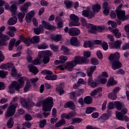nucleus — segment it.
I'll list each match as a JSON object with an SVG mask.
<instances>
[{
    "mask_svg": "<svg viewBox=\"0 0 129 129\" xmlns=\"http://www.w3.org/2000/svg\"><path fill=\"white\" fill-rule=\"evenodd\" d=\"M28 80H29L27 77H21L18 80L19 84L16 81L12 82L11 84L9 87V93L13 94L15 93V90H17V91H19L20 88H23L25 85V81L26 82V84L25 86L24 91V92L29 91L30 90V88H31V85L28 83Z\"/></svg>",
    "mask_w": 129,
    "mask_h": 129,
    "instance_id": "1",
    "label": "nucleus"
},
{
    "mask_svg": "<svg viewBox=\"0 0 129 129\" xmlns=\"http://www.w3.org/2000/svg\"><path fill=\"white\" fill-rule=\"evenodd\" d=\"M81 21L84 25V26H86L87 29H89V31L90 33H92L93 34H94V33H96V32H102V31H104V29H105V26H98L96 27L94 26V25L90 24H87L86 22V20L84 18H81Z\"/></svg>",
    "mask_w": 129,
    "mask_h": 129,
    "instance_id": "2",
    "label": "nucleus"
},
{
    "mask_svg": "<svg viewBox=\"0 0 129 129\" xmlns=\"http://www.w3.org/2000/svg\"><path fill=\"white\" fill-rule=\"evenodd\" d=\"M18 100V97H15L13 98L12 101V102L10 103V106L8 107V110L5 113V117L8 118V117H10V116H12L15 114L16 112V108L18 107V103H16L15 104H13L14 102H16Z\"/></svg>",
    "mask_w": 129,
    "mask_h": 129,
    "instance_id": "3",
    "label": "nucleus"
},
{
    "mask_svg": "<svg viewBox=\"0 0 129 129\" xmlns=\"http://www.w3.org/2000/svg\"><path fill=\"white\" fill-rule=\"evenodd\" d=\"M42 25H40L38 28H34V32L36 35H40L41 33H43L44 28L46 30H52L53 27L49 23L45 21H41Z\"/></svg>",
    "mask_w": 129,
    "mask_h": 129,
    "instance_id": "4",
    "label": "nucleus"
},
{
    "mask_svg": "<svg viewBox=\"0 0 129 129\" xmlns=\"http://www.w3.org/2000/svg\"><path fill=\"white\" fill-rule=\"evenodd\" d=\"M53 98L48 97L43 100L42 104L43 111H51L53 107Z\"/></svg>",
    "mask_w": 129,
    "mask_h": 129,
    "instance_id": "5",
    "label": "nucleus"
},
{
    "mask_svg": "<svg viewBox=\"0 0 129 129\" xmlns=\"http://www.w3.org/2000/svg\"><path fill=\"white\" fill-rule=\"evenodd\" d=\"M70 22L69 26L72 27V26H80V23H79V18L75 14H71L70 16Z\"/></svg>",
    "mask_w": 129,
    "mask_h": 129,
    "instance_id": "6",
    "label": "nucleus"
},
{
    "mask_svg": "<svg viewBox=\"0 0 129 129\" xmlns=\"http://www.w3.org/2000/svg\"><path fill=\"white\" fill-rule=\"evenodd\" d=\"M122 7V5L120 4L119 7H117L116 12L118 19L121 20V21H124L126 19L125 18V12L120 10V8Z\"/></svg>",
    "mask_w": 129,
    "mask_h": 129,
    "instance_id": "7",
    "label": "nucleus"
},
{
    "mask_svg": "<svg viewBox=\"0 0 129 129\" xmlns=\"http://www.w3.org/2000/svg\"><path fill=\"white\" fill-rule=\"evenodd\" d=\"M74 61H75L76 62V65H77V64L82 65L88 64L89 59L83 56H76L75 57V60H74Z\"/></svg>",
    "mask_w": 129,
    "mask_h": 129,
    "instance_id": "8",
    "label": "nucleus"
},
{
    "mask_svg": "<svg viewBox=\"0 0 129 129\" xmlns=\"http://www.w3.org/2000/svg\"><path fill=\"white\" fill-rule=\"evenodd\" d=\"M116 113V117L118 119V120H122V121H124L126 122H128L129 121V117L126 115H123L121 114L120 112H118L116 111L115 112Z\"/></svg>",
    "mask_w": 129,
    "mask_h": 129,
    "instance_id": "9",
    "label": "nucleus"
},
{
    "mask_svg": "<svg viewBox=\"0 0 129 129\" xmlns=\"http://www.w3.org/2000/svg\"><path fill=\"white\" fill-rule=\"evenodd\" d=\"M108 30L114 35V37H115L117 39H119L121 37V33L119 32V29L118 28L113 29L111 28V27H108Z\"/></svg>",
    "mask_w": 129,
    "mask_h": 129,
    "instance_id": "10",
    "label": "nucleus"
},
{
    "mask_svg": "<svg viewBox=\"0 0 129 129\" xmlns=\"http://www.w3.org/2000/svg\"><path fill=\"white\" fill-rule=\"evenodd\" d=\"M94 13L95 12L93 13L92 11L88 10H83L82 12V16L86 18H88V19H92V18H94V16H95Z\"/></svg>",
    "mask_w": 129,
    "mask_h": 129,
    "instance_id": "11",
    "label": "nucleus"
},
{
    "mask_svg": "<svg viewBox=\"0 0 129 129\" xmlns=\"http://www.w3.org/2000/svg\"><path fill=\"white\" fill-rule=\"evenodd\" d=\"M5 8L6 10L10 11L11 13H15L18 10V7L16 4H13L11 6H10L9 3H6L5 5Z\"/></svg>",
    "mask_w": 129,
    "mask_h": 129,
    "instance_id": "12",
    "label": "nucleus"
},
{
    "mask_svg": "<svg viewBox=\"0 0 129 129\" xmlns=\"http://www.w3.org/2000/svg\"><path fill=\"white\" fill-rule=\"evenodd\" d=\"M43 56H52V52L50 50H43L39 51L38 52V56L37 58H39L40 60L43 58Z\"/></svg>",
    "mask_w": 129,
    "mask_h": 129,
    "instance_id": "13",
    "label": "nucleus"
},
{
    "mask_svg": "<svg viewBox=\"0 0 129 129\" xmlns=\"http://www.w3.org/2000/svg\"><path fill=\"white\" fill-rule=\"evenodd\" d=\"M75 66H76L75 60L68 62L66 64V70H68V71H72Z\"/></svg>",
    "mask_w": 129,
    "mask_h": 129,
    "instance_id": "14",
    "label": "nucleus"
},
{
    "mask_svg": "<svg viewBox=\"0 0 129 129\" xmlns=\"http://www.w3.org/2000/svg\"><path fill=\"white\" fill-rule=\"evenodd\" d=\"M75 115H76L75 112H70L68 114L66 113H62L60 115V117L61 119H64V118L66 119H70L72 116H75Z\"/></svg>",
    "mask_w": 129,
    "mask_h": 129,
    "instance_id": "15",
    "label": "nucleus"
},
{
    "mask_svg": "<svg viewBox=\"0 0 129 129\" xmlns=\"http://www.w3.org/2000/svg\"><path fill=\"white\" fill-rule=\"evenodd\" d=\"M80 30L77 28H70L69 30L70 36H78V35H80Z\"/></svg>",
    "mask_w": 129,
    "mask_h": 129,
    "instance_id": "16",
    "label": "nucleus"
},
{
    "mask_svg": "<svg viewBox=\"0 0 129 129\" xmlns=\"http://www.w3.org/2000/svg\"><path fill=\"white\" fill-rule=\"evenodd\" d=\"M121 62L118 60H113L111 64V68L113 70H117L121 68Z\"/></svg>",
    "mask_w": 129,
    "mask_h": 129,
    "instance_id": "17",
    "label": "nucleus"
},
{
    "mask_svg": "<svg viewBox=\"0 0 129 129\" xmlns=\"http://www.w3.org/2000/svg\"><path fill=\"white\" fill-rule=\"evenodd\" d=\"M120 58V54L119 52H116L114 53H111L109 57V60L110 61H116V60H118Z\"/></svg>",
    "mask_w": 129,
    "mask_h": 129,
    "instance_id": "18",
    "label": "nucleus"
},
{
    "mask_svg": "<svg viewBox=\"0 0 129 129\" xmlns=\"http://www.w3.org/2000/svg\"><path fill=\"white\" fill-rule=\"evenodd\" d=\"M102 92V88L101 87L97 88L93 90L90 94L91 96H96L99 95Z\"/></svg>",
    "mask_w": 129,
    "mask_h": 129,
    "instance_id": "19",
    "label": "nucleus"
},
{
    "mask_svg": "<svg viewBox=\"0 0 129 129\" xmlns=\"http://www.w3.org/2000/svg\"><path fill=\"white\" fill-rule=\"evenodd\" d=\"M35 15V11H31L28 13L25 17V20L27 23H30L32 21V18L34 17Z\"/></svg>",
    "mask_w": 129,
    "mask_h": 129,
    "instance_id": "20",
    "label": "nucleus"
},
{
    "mask_svg": "<svg viewBox=\"0 0 129 129\" xmlns=\"http://www.w3.org/2000/svg\"><path fill=\"white\" fill-rule=\"evenodd\" d=\"M60 60H56L54 61L55 64L58 65V64H62V63H64L66 62L67 60H68V58L67 56L65 55H61L59 58Z\"/></svg>",
    "mask_w": 129,
    "mask_h": 129,
    "instance_id": "21",
    "label": "nucleus"
},
{
    "mask_svg": "<svg viewBox=\"0 0 129 129\" xmlns=\"http://www.w3.org/2000/svg\"><path fill=\"white\" fill-rule=\"evenodd\" d=\"M32 4L30 3H25L24 5H22L20 7L21 12H23V13H26L27 10H29V7Z\"/></svg>",
    "mask_w": 129,
    "mask_h": 129,
    "instance_id": "22",
    "label": "nucleus"
},
{
    "mask_svg": "<svg viewBox=\"0 0 129 129\" xmlns=\"http://www.w3.org/2000/svg\"><path fill=\"white\" fill-rule=\"evenodd\" d=\"M42 74L44 75H47L45 76V79L46 80H50L51 79V75L53 74V72L50 71L44 70L42 72Z\"/></svg>",
    "mask_w": 129,
    "mask_h": 129,
    "instance_id": "23",
    "label": "nucleus"
},
{
    "mask_svg": "<svg viewBox=\"0 0 129 129\" xmlns=\"http://www.w3.org/2000/svg\"><path fill=\"white\" fill-rule=\"evenodd\" d=\"M122 41L121 40H117L115 41L113 44L111 46L112 49H120V46H121V43Z\"/></svg>",
    "mask_w": 129,
    "mask_h": 129,
    "instance_id": "24",
    "label": "nucleus"
},
{
    "mask_svg": "<svg viewBox=\"0 0 129 129\" xmlns=\"http://www.w3.org/2000/svg\"><path fill=\"white\" fill-rule=\"evenodd\" d=\"M10 40V36L6 34H0V45H3V42H7Z\"/></svg>",
    "mask_w": 129,
    "mask_h": 129,
    "instance_id": "25",
    "label": "nucleus"
},
{
    "mask_svg": "<svg viewBox=\"0 0 129 129\" xmlns=\"http://www.w3.org/2000/svg\"><path fill=\"white\" fill-rule=\"evenodd\" d=\"M96 68L97 67L95 66L89 67L87 71V74L88 76L89 77L92 76V75L93 74V72H94L95 70H96Z\"/></svg>",
    "mask_w": 129,
    "mask_h": 129,
    "instance_id": "26",
    "label": "nucleus"
},
{
    "mask_svg": "<svg viewBox=\"0 0 129 129\" xmlns=\"http://www.w3.org/2000/svg\"><path fill=\"white\" fill-rule=\"evenodd\" d=\"M71 44L73 46H76V47H78L80 45V42L78 41V39L76 37H73L71 39Z\"/></svg>",
    "mask_w": 129,
    "mask_h": 129,
    "instance_id": "27",
    "label": "nucleus"
},
{
    "mask_svg": "<svg viewBox=\"0 0 129 129\" xmlns=\"http://www.w3.org/2000/svg\"><path fill=\"white\" fill-rule=\"evenodd\" d=\"M28 69H29L30 72H32L34 75L37 74V73H39V70H38V68L36 67V66L30 64L28 66Z\"/></svg>",
    "mask_w": 129,
    "mask_h": 129,
    "instance_id": "28",
    "label": "nucleus"
},
{
    "mask_svg": "<svg viewBox=\"0 0 129 129\" xmlns=\"http://www.w3.org/2000/svg\"><path fill=\"white\" fill-rule=\"evenodd\" d=\"M17 22H18V18H17V17L13 16L8 20V25L13 26L14 25H16V24H17Z\"/></svg>",
    "mask_w": 129,
    "mask_h": 129,
    "instance_id": "29",
    "label": "nucleus"
},
{
    "mask_svg": "<svg viewBox=\"0 0 129 129\" xmlns=\"http://www.w3.org/2000/svg\"><path fill=\"white\" fill-rule=\"evenodd\" d=\"M116 84H117V82L114 80L113 78L111 77L108 80L106 85L108 87V86H113V85H116Z\"/></svg>",
    "mask_w": 129,
    "mask_h": 129,
    "instance_id": "30",
    "label": "nucleus"
},
{
    "mask_svg": "<svg viewBox=\"0 0 129 129\" xmlns=\"http://www.w3.org/2000/svg\"><path fill=\"white\" fill-rule=\"evenodd\" d=\"M21 104L25 108H29V107H31V106H33L34 105V104L32 101H29L28 103L26 102L25 101H21Z\"/></svg>",
    "mask_w": 129,
    "mask_h": 129,
    "instance_id": "31",
    "label": "nucleus"
},
{
    "mask_svg": "<svg viewBox=\"0 0 129 129\" xmlns=\"http://www.w3.org/2000/svg\"><path fill=\"white\" fill-rule=\"evenodd\" d=\"M14 64L13 63H6L2 64L0 66V69H4L5 70H7V69H11L13 68Z\"/></svg>",
    "mask_w": 129,
    "mask_h": 129,
    "instance_id": "32",
    "label": "nucleus"
},
{
    "mask_svg": "<svg viewBox=\"0 0 129 129\" xmlns=\"http://www.w3.org/2000/svg\"><path fill=\"white\" fill-rule=\"evenodd\" d=\"M20 40H21V41H23V42H24L26 45H27V46H30V45H31V43H32L31 39H26V38H25V37L23 36H20Z\"/></svg>",
    "mask_w": 129,
    "mask_h": 129,
    "instance_id": "33",
    "label": "nucleus"
},
{
    "mask_svg": "<svg viewBox=\"0 0 129 129\" xmlns=\"http://www.w3.org/2000/svg\"><path fill=\"white\" fill-rule=\"evenodd\" d=\"M66 123V120L64 119H61L57 121V122L55 124V126L56 127H60V126H62L63 124Z\"/></svg>",
    "mask_w": 129,
    "mask_h": 129,
    "instance_id": "34",
    "label": "nucleus"
},
{
    "mask_svg": "<svg viewBox=\"0 0 129 129\" xmlns=\"http://www.w3.org/2000/svg\"><path fill=\"white\" fill-rule=\"evenodd\" d=\"M92 9L94 13H98L100 11V9H101V6L99 4H96L92 6Z\"/></svg>",
    "mask_w": 129,
    "mask_h": 129,
    "instance_id": "35",
    "label": "nucleus"
},
{
    "mask_svg": "<svg viewBox=\"0 0 129 129\" xmlns=\"http://www.w3.org/2000/svg\"><path fill=\"white\" fill-rule=\"evenodd\" d=\"M93 43L90 41H85L84 43V48H93Z\"/></svg>",
    "mask_w": 129,
    "mask_h": 129,
    "instance_id": "36",
    "label": "nucleus"
},
{
    "mask_svg": "<svg viewBox=\"0 0 129 129\" xmlns=\"http://www.w3.org/2000/svg\"><path fill=\"white\" fill-rule=\"evenodd\" d=\"M64 107L66 108H68V107H70V108L71 109H75V105H74V103H73V102H69L64 104Z\"/></svg>",
    "mask_w": 129,
    "mask_h": 129,
    "instance_id": "37",
    "label": "nucleus"
},
{
    "mask_svg": "<svg viewBox=\"0 0 129 129\" xmlns=\"http://www.w3.org/2000/svg\"><path fill=\"white\" fill-rule=\"evenodd\" d=\"M51 39L56 42H59L62 40V35L60 34H57L55 36H51Z\"/></svg>",
    "mask_w": 129,
    "mask_h": 129,
    "instance_id": "38",
    "label": "nucleus"
},
{
    "mask_svg": "<svg viewBox=\"0 0 129 129\" xmlns=\"http://www.w3.org/2000/svg\"><path fill=\"white\" fill-rule=\"evenodd\" d=\"M81 84H86V82L83 79H79L78 81V84H75V85L73 86V87L74 88H77V87Z\"/></svg>",
    "mask_w": 129,
    "mask_h": 129,
    "instance_id": "39",
    "label": "nucleus"
},
{
    "mask_svg": "<svg viewBox=\"0 0 129 129\" xmlns=\"http://www.w3.org/2000/svg\"><path fill=\"white\" fill-rule=\"evenodd\" d=\"M15 43H16V39H12L9 43V49L10 51H12L15 46Z\"/></svg>",
    "mask_w": 129,
    "mask_h": 129,
    "instance_id": "40",
    "label": "nucleus"
},
{
    "mask_svg": "<svg viewBox=\"0 0 129 129\" xmlns=\"http://www.w3.org/2000/svg\"><path fill=\"white\" fill-rule=\"evenodd\" d=\"M39 42H40V36H35L31 39V42L32 44L38 43Z\"/></svg>",
    "mask_w": 129,
    "mask_h": 129,
    "instance_id": "41",
    "label": "nucleus"
},
{
    "mask_svg": "<svg viewBox=\"0 0 129 129\" xmlns=\"http://www.w3.org/2000/svg\"><path fill=\"white\" fill-rule=\"evenodd\" d=\"M114 104L117 110H121V108H122V105L120 103V102L116 101H114Z\"/></svg>",
    "mask_w": 129,
    "mask_h": 129,
    "instance_id": "42",
    "label": "nucleus"
},
{
    "mask_svg": "<svg viewBox=\"0 0 129 129\" xmlns=\"http://www.w3.org/2000/svg\"><path fill=\"white\" fill-rule=\"evenodd\" d=\"M95 110H96V109L94 107H88L86 110V113L87 114H90V113H92V112H93V111H95Z\"/></svg>",
    "mask_w": 129,
    "mask_h": 129,
    "instance_id": "43",
    "label": "nucleus"
},
{
    "mask_svg": "<svg viewBox=\"0 0 129 129\" xmlns=\"http://www.w3.org/2000/svg\"><path fill=\"white\" fill-rule=\"evenodd\" d=\"M84 102L87 104H90L92 102V97L88 96L84 98Z\"/></svg>",
    "mask_w": 129,
    "mask_h": 129,
    "instance_id": "44",
    "label": "nucleus"
},
{
    "mask_svg": "<svg viewBox=\"0 0 129 129\" xmlns=\"http://www.w3.org/2000/svg\"><path fill=\"white\" fill-rule=\"evenodd\" d=\"M56 22H58L57 23V26L58 28H62L63 27V20H60L59 17H57L55 19Z\"/></svg>",
    "mask_w": 129,
    "mask_h": 129,
    "instance_id": "45",
    "label": "nucleus"
},
{
    "mask_svg": "<svg viewBox=\"0 0 129 129\" xmlns=\"http://www.w3.org/2000/svg\"><path fill=\"white\" fill-rule=\"evenodd\" d=\"M108 97L109 99H111V100H115L116 99V94H114V93H109L108 94Z\"/></svg>",
    "mask_w": 129,
    "mask_h": 129,
    "instance_id": "46",
    "label": "nucleus"
},
{
    "mask_svg": "<svg viewBox=\"0 0 129 129\" xmlns=\"http://www.w3.org/2000/svg\"><path fill=\"white\" fill-rule=\"evenodd\" d=\"M18 18L21 23H23V19L25 18V13L20 12L18 15Z\"/></svg>",
    "mask_w": 129,
    "mask_h": 129,
    "instance_id": "47",
    "label": "nucleus"
},
{
    "mask_svg": "<svg viewBox=\"0 0 129 129\" xmlns=\"http://www.w3.org/2000/svg\"><path fill=\"white\" fill-rule=\"evenodd\" d=\"M108 26H111L112 28H113L114 29H115V28L117 27V25L116 24V23L111 20H109L108 21Z\"/></svg>",
    "mask_w": 129,
    "mask_h": 129,
    "instance_id": "48",
    "label": "nucleus"
},
{
    "mask_svg": "<svg viewBox=\"0 0 129 129\" xmlns=\"http://www.w3.org/2000/svg\"><path fill=\"white\" fill-rule=\"evenodd\" d=\"M101 46L103 48V50L104 51H107V50H108V44L105 41L102 42Z\"/></svg>",
    "mask_w": 129,
    "mask_h": 129,
    "instance_id": "49",
    "label": "nucleus"
},
{
    "mask_svg": "<svg viewBox=\"0 0 129 129\" xmlns=\"http://www.w3.org/2000/svg\"><path fill=\"white\" fill-rule=\"evenodd\" d=\"M14 125V119L10 118L7 122V126L9 128H12Z\"/></svg>",
    "mask_w": 129,
    "mask_h": 129,
    "instance_id": "50",
    "label": "nucleus"
},
{
    "mask_svg": "<svg viewBox=\"0 0 129 129\" xmlns=\"http://www.w3.org/2000/svg\"><path fill=\"white\" fill-rule=\"evenodd\" d=\"M38 49L40 50H45V49H47L48 48V45L46 44H40L37 46Z\"/></svg>",
    "mask_w": 129,
    "mask_h": 129,
    "instance_id": "51",
    "label": "nucleus"
},
{
    "mask_svg": "<svg viewBox=\"0 0 129 129\" xmlns=\"http://www.w3.org/2000/svg\"><path fill=\"white\" fill-rule=\"evenodd\" d=\"M61 51H63V52L66 54V55H68V54H69L70 53V50L68 49L67 47L62 46L61 47Z\"/></svg>",
    "mask_w": 129,
    "mask_h": 129,
    "instance_id": "52",
    "label": "nucleus"
},
{
    "mask_svg": "<svg viewBox=\"0 0 129 129\" xmlns=\"http://www.w3.org/2000/svg\"><path fill=\"white\" fill-rule=\"evenodd\" d=\"M9 74V72L7 71H0V77L1 78H6V76Z\"/></svg>",
    "mask_w": 129,
    "mask_h": 129,
    "instance_id": "53",
    "label": "nucleus"
},
{
    "mask_svg": "<svg viewBox=\"0 0 129 129\" xmlns=\"http://www.w3.org/2000/svg\"><path fill=\"white\" fill-rule=\"evenodd\" d=\"M83 120L80 118H73L72 122L73 123H80Z\"/></svg>",
    "mask_w": 129,
    "mask_h": 129,
    "instance_id": "54",
    "label": "nucleus"
},
{
    "mask_svg": "<svg viewBox=\"0 0 129 129\" xmlns=\"http://www.w3.org/2000/svg\"><path fill=\"white\" fill-rule=\"evenodd\" d=\"M64 4L67 7V9H70L72 7V2L69 1H65Z\"/></svg>",
    "mask_w": 129,
    "mask_h": 129,
    "instance_id": "55",
    "label": "nucleus"
},
{
    "mask_svg": "<svg viewBox=\"0 0 129 129\" xmlns=\"http://www.w3.org/2000/svg\"><path fill=\"white\" fill-rule=\"evenodd\" d=\"M99 78V82L101 84H105L107 82V79L105 78H100V77H98Z\"/></svg>",
    "mask_w": 129,
    "mask_h": 129,
    "instance_id": "56",
    "label": "nucleus"
},
{
    "mask_svg": "<svg viewBox=\"0 0 129 129\" xmlns=\"http://www.w3.org/2000/svg\"><path fill=\"white\" fill-rule=\"evenodd\" d=\"M32 64H33V65H40V64H41V59L37 57L32 61Z\"/></svg>",
    "mask_w": 129,
    "mask_h": 129,
    "instance_id": "57",
    "label": "nucleus"
},
{
    "mask_svg": "<svg viewBox=\"0 0 129 129\" xmlns=\"http://www.w3.org/2000/svg\"><path fill=\"white\" fill-rule=\"evenodd\" d=\"M46 119H43L39 122V127H41V128H43L45 125H46Z\"/></svg>",
    "mask_w": 129,
    "mask_h": 129,
    "instance_id": "58",
    "label": "nucleus"
},
{
    "mask_svg": "<svg viewBox=\"0 0 129 129\" xmlns=\"http://www.w3.org/2000/svg\"><path fill=\"white\" fill-rule=\"evenodd\" d=\"M49 46L51 50H53L54 52H57V51H58V49H59L58 46L55 45L54 44H50Z\"/></svg>",
    "mask_w": 129,
    "mask_h": 129,
    "instance_id": "59",
    "label": "nucleus"
},
{
    "mask_svg": "<svg viewBox=\"0 0 129 129\" xmlns=\"http://www.w3.org/2000/svg\"><path fill=\"white\" fill-rule=\"evenodd\" d=\"M114 105H115L114 102H111L108 104L107 107L108 109H113L114 108Z\"/></svg>",
    "mask_w": 129,
    "mask_h": 129,
    "instance_id": "60",
    "label": "nucleus"
},
{
    "mask_svg": "<svg viewBox=\"0 0 129 129\" xmlns=\"http://www.w3.org/2000/svg\"><path fill=\"white\" fill-rule=\"evenodd\" d=\"M99 77L102 78H107L108 77V74L106 72H102L101 75H100Z\"/></svg>",
    "mask_w": 129,
    "mask_h": 129,
    "instance_id": "61",
    "label": "nucleus"
},
{
    "mask_svg": "<svg viewBox=\"0 0 129 129\" xmlns=\"http://www.w3.org/2000/svg\"><path fill=\"white\" fill-rule=\"evenodd\" d=\"M109 118V116L108 115V114H103L101 117L100 118L102 120H106L107 119H108V118Z\"/></svg>",
    "mask_w": 129,
    "mask_h": 129,
    "instance_id": "62",
    "label": "nucleus"
},
{
    "mask_svg": "<svg viewBox=\"0 0 129 129\" xmlns=\"http://www.w3.org/2000/svg\"><path fill=\"white\" fill-rule=\"evenodd\" d=\"M91 63L92 65H98L99 62L97 59L93 58L91 59Z\"/></svg>",
    "mask_w": 129,
    "mask_h": 129,
    "instance_id": "63",
    "label": "nucleus"
},
{
    "mask_svg": "<svg viewBox=\"0 0 129 129\" xmlns=\"http://www.w3.org/2000/svg\"><path fill=\"white\" fill-rule=\"evenodd\" d=\"M84 57L89 58L91 56V52L90 51H86L83 52Z\"/></svg>",
    "mask_w": 129,
    "mask_h": 129,
    "instance_id": "64",
    "label": "nucleus"
}]
</instances>
